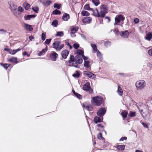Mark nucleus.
<instances>
[{"label": "nucleus", "mask_w": 152, "mask_h": 152, "mask_svg": "<svg viewBox=\"0 0 152 152\" xmlns=\"http://www.w3.org/2000/svg\"><path fill=\"white\" fill-rule=\"evenodd\" d=\"M83 61L82 58L80 56H77L74 57V56L71 55L70 56L69 60L68 61V65L78 68V64H81L83 62Z\"/></svg>", "instance_id": "f257e3e1"}, {"label": "nucleus", "mask_w": 152, "mask_h": 152, "mask_svg": "<svg viewBox=\"0 0 152 152\" xmlns=\"http://www.w3.org/2000/svg\"><path fill=\"white\" fill-rule=\"evenodd\" d=\"M108 7L106 4H103L101 5L100 7V12H99L97 8L94 10V15L97 17L104 18L106 13H108Z\"/></svg>", "instance_id": "f03ea898"}, {"label": "nucleus", "mask_w": 152, "mask_h": 152, "mask_svg": "<svg viewBox=\"0 0 152 152\" xmlns=\"http://www.w3.org/2000/svg\"><path fill=\"white\" fill-rule=\"evenodd\" d=\"M8 3L12 13L15 15L17 16L19 14L18 13L17 11V6L16 4L12 1H9Z\"/></svg>", "instance_id": "7ed1b4c3"}, {"label": "nucleus", "mask_w": 152, "mask_h": 152, "mask_svg": "<svg viewBox=\"0 0 152 152\" xmlns=\"http://www.w3.org/2000/svg\"><path fill=\"white\" fill-rule=\"evenodd\" d=\"M102 97L100 96L94 97L92 98V104L97 106H99L102 103Z\"/></svg>", "instance_id": "20e7f679"}, {"label": "nucleus", "mask_w": 152, "mask_h": 152, "mask_svg": "<svg viewBox=\"0 0 152 152\" xmlns=\"http://www.w3.org/2000/svg\"><path fill=\"white\" fill-rule=\"evenodd\" d=\"M146 84V83L144 80H140L136 82L135 86L137 89L141 90L144 88Z\"/></svg>", "instance_id": "39448f33"}, {"label": "nucleus", "mask_w": 152, "mask_h": 152, "mask_svg": "<svg viewBox=\"0 0 152 152\" xmlns=\"http://www.w3.org/2000/svg\"><path fill=\"white\" fill-rule=\"evenodd\" d=\"M60 43V41L55 40L52 45L53 48L56 49V50H60L64 47V45L61 44Z\"/></svg>", "instance_id": "423d86ee"}, {"label": "nucleus", "mask_w": 152, "mask_h": 152, "mask_svg": "<svg viewBox=\"0 0 152 152\" xmlns=\"http://www.w3.org/2000/svg\"><path fill=\"white\" fill-rule=\"evenodd\" d=\"M125 19L124 16L121 15H117L115 18V23L114 25H115L121 21H123Z\"/></svg>", "instance_id": "0eeeda50"}, {"label": "nucleus", "mask_w": 152, "mask_h": 152, "mask_svg": "<svg viewBox=\"0 0 152 152\" xmlns=\"http://www.w3.org/2000/svg\"><path fill=\"white\" fill-rule=\"evenodd\" d=\"M137 108L139 110L142 116L144 119H147L149 118V115L148 111H145L142 109H140L138 107H137Z\"/></svg>", "instance_id": "6e6552de"}, {"label": "nucleus", "mask_w": 152, "mask_h": 152, "mask_svg": "<svg viewBox=\"0 0 152 152\" xmlns=\"http://www.w3.org/2000/svg\"><path fill=\"white\" fill-rule=\"evenodd\" d=\"M106 110L104 108H101L97 112V115L99 117L103 116L106 113Z\"/></svg>", "instance_id": "1a4fd4ad"}, {"label": "nucleus", "mask_w": 152, "mask_h": 152, "mask_svg": "<svg viewBox=\"0 0 152 152\" xmlns=\"http://www.w3.org/2000/svg\"><path fill=\"white\" fill-rule=\"evenodd\" d=\"M84 74L87 75L89 78L91 79H93L96 77V75L94 74L89 72L85 71Z\"/></svg>", "instance_id": "9d476101"}, {"label": "nucleus", "mask_w": 152, "mask_h": 152, "mask_svg": "<svg viewBox=\"0 0 152 152\" xmlns=\"http://www.w3.org/2000/svg\"><path fill=\"white\" fill-rule=\"evenodd\" d=\"M58 55L55 52H52L50 53V57L51 60L53 61H56L58 57Z\"/></svg>", "instance_id": "9b49d317"}, {"label": "nucleus", "mask_w": 152, "mask_h": 152, "mask_svg": "<svg viewBox=\"0 0 152 152\" xmlns=\"http://www.w3.org/2000/svg\"><path fill=\"white\" fill-rule=\"evenodd\" d=\"M82 20L84 23L86 24L91 22L92 18L90 17H85L83 18Z\"/></svg>", "instance_id": "f8f14e48"}, {"label": "nucleus", "mask_w": 152, "mask_h": 152, "mask_svg": "<svg viewBox=\"0 0 152 152\" xmlns=\"http://www.w3.org/2000/svg\"><path fill=\"white\" fill-rule=\"evenodd\" d=\"M8 62L13 63L15 64H17L18 62L17 61V58L16 57H12L7 59Z\"/></svg>", "instance_id": "ddd939ff"}, {"label": "nucleus", "mask_w": 152, "mask_h": 152, "mask_svg": "<svg viewBox=\"0 0 152 152\" xmlns=\"http://www.w3.org/2000/svg\"><path fill=\"white\" fill-rule=\"evenodd\" d=\"M69 53V51L66 50H65L61 52V55L63 58L66 59L67 58Z\"/></svg>", "instance_id": "4468645a"}, {"label": "nucleus", "mask_w": 152, "mask_h": 152, "mask_svg": "<svg viewBox=\"0 0 152 152\" xmlns=\"http://www.w3.org/2000/svg\"><path fill=\"white\" fill-rule=\"evenodd\" d=\"M120 35L123 38H127L129 35V32L127 31H122L121 32Z\"/></svg>", "instance_id": "2eb2a0df"}, {"label": "nucleus", "mask_w": 152, "mask_h": 152, "mask_svg": "<svg viewBox=\"0 0 152 152\" xmlns=\"http://www.w3.org/2000/svg\"><path fill=\"white\" fill-rule=\"evenodd\" d=\"M90 88V83L88 82H87L84 85L83 89L86 91H88Z\"/></svg>", "instance_id": "dca6fc26"}, {"label": "nucleus", "mask_w": 152, "mask_h": 152, "mask_svg": "<svg viewBox=\"0 0 152 152\" xmlns=\"http://www.w3.org/2000/svg\"><path fill=\"white\" fill-rule=\"evenodd\" d=\"M25 28L26 30L29 31H32L33 30V28L31 27V26L27 24H25Z\"/></svg>", "instance_id": "f3484780"}, {"label": "nucleus", "mask_w": 152, "mask_h": 152, "mask_svg": "<svg viewBox=\"0 0 152 152\" xmlns=\"http://www.w3.org/2000/svg\"><path fill=\"white\" fill-rule=\"evenodd\" d=\"M151 39H152V32H149L147 33L145 36V39L149 41Z\"/></svg>", "instance_id": "a211bd4d"}, {"label": "nucleus", "mask_w": 152, "mask_h": 152, "mask_svg": "<svg viewBox=\"0 0 152 152\" xmlns=\"http://www.w3.org/2000/svg\"><path fill=\"white\" fill-rule=\"evenodd\" d=\"M35 17V15H28L25 16L24 18L26 20H29L31 18Z\"/></svg>", "instance_id": "6ab92c4d"}, {"label": "nucleus", "mask_w": 152, "mask_h": 152, "mask_svg": "<svg viewBox=\"0 0 152 152\" xmlns=\"http://www.w3.org/2000/svg\"><path fill=\"white\" fill-rule=\"evenodd\" d=\"M62 18L64 20L67 21L69 18V15L68 14L65 13L63 15Z\"/></svg>", "instance_id": "aec40b11"}, {"label": "nucleus", "mask_w": 152, "mask_h": 152, "mask_svg": "<svg viewBox=\"0 0 152 152\" xmlns=\"http://www.w3.org/2000/svg\"><path fill=\"white\" fill-rule=\"evenodd\" d=\"M117 92L118 94L120 96H121L123 94L122 90L119 86H118Z\"/></svg>", "instance_id": "412c9836"}, {"label": "nucleus", "mask_w": 152, "mask_h": 152, "mask_svg": "<svg viewBox=\"0 0 152 152\" xmlns=\"http://www.w3.org/2000/svg\"><path fill=\"white\" fill-rule=\"evenodd\" d=\"M90 61H84V66L85 67L87 68H89L90 66L89 65Z\"/></svg>", "instance_id": "4be33fe9"}, {"label": "nucleus", "mask_w": 152, "mask_h": 152, "mask_svg": "<svg viewBox=\"0 0 152 152\" xmlns=\"http://www.w3.org/2000/svg\"><path fill=\"white\" fill-rule=\"evenodd\" d=\"M91 46L92 48L93 49V52L94 53H96L97 51V47L96 45L91 44Z\"/></svg>", "instance_id": "5701e85b"}, {"label": "nucleus", "mask_w": 152, "mask_h": 152, "mask_svg": "<svg viewBox=\"0 0 152 152\" xmlns=\"http://www.w3.org/2000/svg\"><path fill=\"white\" fill-rule=\"evenodd\" d=\"M94 121L96 124L98 122H101V118L99 117L96 116L94 119Z\"/></svg>", "instance_id": "b1692460"}, {"label": "nucleus", "mask_w": 152, "mask_h": 152, "mask_svg": "<svg viewBox=\"0 0 152 152\" xmlns=\"http://www.w3.org/2000/svg\"><path fill=\"white\" fill-rule=\"evenodd\" d=\"M20 50V49L19 48H18L16 50H14L12 51H9V53L10 54L13 55L15 54L18 51H19Z\"/></svg>", "instance_id": "393cba45"}, {"label": "nucleus", "mask_w": 152, "mask_h": 152, "mask_svg": "<svg viewBox=\"0 0 152 152\" xmlns=\"http://www.w3.org/2000/svg\"><path fill=\"white\" fill-rule=\"evenodd\" d=\"M84 8L85 10H92L93 12L94 13V10H93L90 7L89 5L88 4H87L85 5L84 7Z\"/></svg>", "instance_id": "a878e982"}, {"label": "nucleus", "mask_w": 152, "mask_h": 152, "mask_svg": "<svg viewBox=\"0 0 152 152\" xmlns=\"http://www.w3.org/2000/svg\"><path fill=\"white\" fill-rule=\"evenodd\" d=\"M81 14L83 16H88L90 15L89 13L87 11L83 10L81 12Z\"/></svg>", "instance_id": "bb28decb"}, {"label": "nucleus", "mask_w": 152, "mask_h": 152, "mask_svg": "<svg viewBox=\"0 0 152 152\" xmlns=\"http://www.w3.org/2000/svg\"><path fill=\"white\" fill-rule=\"evenodd\" d=\"M78 29V28L77 26L72 28L71 29V33H75L77 31Z\"/></svg>", "instance_id": "cd10ccee"}, {"label": "nucleus", "mask_w": 152, "mask_h": 152, "mask_svg": "<svg viewBox=\"0 0 152 152\" xmlns=\"http://www.w3.org/2000/svg\"><path fill=\"white\" fill-rule=\"evenodd\" d=\"M47 46L46 48L44 49H43L42 51L38 54L39 56H41L42 55L43 53H45L47 50Z\"/></svg>", "instance_id": "c85d7f7f"}, {"label": "nucleus", "mask_w": 152, "mask_h": 152, "mask_svg": "<svg viewBox=\"0 0 152 152\" xmlns=\"http://www.w3.org/2000/svg\"><path fill=\"white\" fill-rule=\"evenodd\" d=\"M73 93L74 94V95L78 99H81L82 98V96L80 94H78L77 93H76L75 92V91L73 90Z\"/></svg>", "instance_id": "c756f323"}, {"label": "nucleus", "mask_w": 152, "mask_h": 152, "mask_svg": "<svg viewBox=\"0 0 152 152\" xmlns=\"http://www.w3.org/2000/svg\"><path fill=\"white\" fill-rule=\"evenodd\" d=\"M80 75L79 72L76 71L73 74L72 76L75 78L78 77Z\"/></svg>", "instance_id": "7c9ffc66"}, {"label": "nucleus", "mask_w": 152, "mask_h": 152, "mask_svg": "<svg viewBox=\"0 0 152 152\" xmlns=\"http://www.w3.org/2000/svg\"><path fill=\"white\" fill-rule=\"evenodd\" d=\"M58 21L56 20H54L52 22V25L55 27H56L58 24Z\"/></svg>", "instance_id": "2f4dec72"}, {"label": "nucleus", "mask_w": 152, "mask_h": 152, "mask_svg": "<svg viewBox=\"0 0 152 152\" xmlns=\"http://www.w3.org/2000/svg\"><path fill=\"white\" fill-rule=\"evenodd\" d=\"M77 53L82 56L84 55L83 51L81 50L78 49L77 50Z\"/></svg>", "instance_id": "473e14b6"}, {"label": "nucleus", "mask_w": 152, "mask_h": 152, "mask_svg": "<svg viewBox=\"0 0 152 152\" xmlns=\"http://www.w3.org/2000/svg\"><path fill=\"white\" fill-rule=\"evenodd\" d=\"M125 146L123 145H118L117 147V148L119 150H124Z\"/></svg>", "instance_id": "72a5a7b5"}, {"label": "nucleus", "mask_w": 152, "mask_h": 152, "mask_svg": "<svg viewBox=\"0 0 152 152\" xmlns=\"http://www.w3.org/2000/svg\"><path fill=\"white\" fill-rule=\"evenodd\" d=\"M52 3V2L50 0H47L45 3H44L43 4L45 6H47L50 4Z\"/></svg>", "instance_id": "f704fd0d"}, {"label": "nucleus", "mask_w": 152, "mask_h": 152, "mask_svg": "<svg viewBox=\"0 0 152 152\" xmlns=\"http://www.w3.org/2000/svg\"><path fill=\"white\" fill-rule=\"evenodd\" d=\"M92 2L96 6H97L100 3V1L99 0H92Z\"/></svg>", "instance_id": "c9c22d12"}, {"label": "nucleus", "mask_w": 152, "mask_h": 152, "mask_svg": "<svg viewBox=\"0 0 152 152\" xmlns=\"http://www.w3.org/2000/svg\"><path fill=\"white\" fill-rule=\"evenodd\" d=\"M64 35V33L63 31H59L57 32L56 34V36L62 37Z\"/></svg>", "instance_id": "e433bc0d"}, {"label": "nucleus", "mask_w": 152, "mask_h": 152, "mask_svg": "<svg viewBox=\"0 0 152 152\" xmlns=\"http://www.w3.org/2000/svg\"><path fill=\"white\" fill-rule=\"evenodd\" d=\"M53 13L55 15H58L61 14V12L60 11L56 10L53 11Z\"/></svg>", "instance_id": "4c0bfd02"}, {"label": "nucleus", "mask_w": 152, "mask_h": 152, "mask_svg": "<svg viewBox=\"0 0 152 152\" xmlns=\"http://www.w3.org/2000/svg\"><path fill=\"white\" fill-rule=\"evenodd\" d=\"M97 138L99 139H102V140H104V138L102 137V134L99 133L97 135Z\"/></svg>", "instance_id": "58836bf2"}, {"label": "nucleus", "mask_w": 152, "mask_h": 152, "mask_svg": "<svg viewBox=\"0 0 152 152\" xmlns=\"http://www.w3.org/2000/svg\"><path fill=\"white\" fill-rule=\"evenodd\" d=\"M104 45L107 47H109L111 45V42L109 41H106L105 42Z\"/></svg>", "instance_id": "ea45409f"}, {"label": "nucleus", "mask_w": 152, "mask_h": 152, "mask_svg": "<svg viewBox=\"0 0 152 152\" xmlns=\"http://www.w3.org/2000/svg\"><path fill=\"white\" fill-rule=\"evenodd\" d=\"M121 114L123 117L124 118L126 117L127 113L125 111H122Z\"/></svg>", "instance_id": "a19ab883"}, {"label": "nucleus", "mask_w": 152, "mask_h": 152, "mask_svg": "<svg viewBox=\"0 0 152 152\" xmlns=\"http://www.w3.org/2000/svg\"><path fill=\"white\" fill-rule=\"evenodd\" d=\"M32 10L36 13L38 12L39 8L38 7H32Z\"/></svg>", "instance_id": "79ce46f5"}, {"label": "nucleus", "mask_w": 152, "mask_h": 152, "mask_svg": "<svg viewBox=\"0 0 152 152\" xmlns=\"http://www.w3.org/2000/svg\"><path fill=\"white\" fill-rule=\"evenodd\" d=\"M83 107H84L85 108H86V110H89V111H90L91 110V109H91L92 108V106H85V105H83Z\"/></svg>", "instance_id": "37998d69"}, {"label": "nucleus", "mask_w": 152, "mask_h": 152, "mask_svg": "<svg viewBox=\"0 0 152 152\" xmlns=\"http://www.w3.org/2000/svg\"><path fill=\"white\" fill-rule=\"evenodd\" d=\"M61 7V4H58L55 3L54 5V7L55 8H57L58 9H59Z\"/></svg>", "instance_id": "c03bdc74"}, {"label": "nucleus", "mask_w": 152, "mask_h": 152, "mask_svg": "<svg viewBox=\"0 0 152 152\" xmlns=\"http://www.w3.org/2000/svg\"><path fill=\"white\" fill-rule=\"evenodd\" d=\"M25 4H26V5L25 6V9L26 10H28L29 8L30 5L29 4L26 2L24 3V5H25Z\"/></svg>", "instance_id": "a18cd8bd"}, {"label": "nucleus", "mask_w": 152, "mask_h": 152, "mask_svg": "<svg viewBox=\"0 0 152 152\" xmlns=\"http://www.w3.org/2000/svg\"><path fill=\"white\" fill-rule=\"evenodd\" d=\"M97 55L99 58L101 59L102 58L101 54L99 50H97Z\"/></svg>", "instance_id": "49530a36"}, {"label": "nucleus", "mask_w": 152, "mask_h": 152, "mask_svg": "<svg viewBox=\"0 0 152 152\" xmlns=\"http://www.w3.org/2000/svg\"><path fill=\"white\" fill-rule=\"evenodd\" d=\"M129 116L131 117L135 116V112H130L129 114Z\"/></svg>", "instance_id": "de8ad7c7"}, {"label": "nucleus", "mask_w": 152, "mask_h": 152, "mask_svg": "<svg viewBox=\"0 0 152 152\" xmlns=\"http://www.w3.org/2000/svg\"><path fill=\"white\" fill-rule=\"evenodd\" d=\"M46 38V35L44 33H42V39L44 41L45 40Z\"/></svg>", "instance_id": "09e8293b"}, {"label": "nucleus", "mask_w": 152, "mask_h": 152, "mask_svg": "<svg viewBox=\"0 0 152 152\" xmlns=\"http://www.w3.org/2000/svg\"><path fill=\"white\" fill-rule=\"evenodd\" d=\"M51 39H47L45 42V43L47 45H48L51 41Z\"/></svg>", "instance_id": "8fccbe9b"}, {"label": "nucleus", "mask_w": 152, "mask_h": 152, "mask_svg": "<svg viewBox=\"0 0 152 152\" xmlns=\"http://www.w3.org/2000/svg\"><path fill=\"white\" fill-rule=\"evenodd\" d=\"M24 10L23 9L22 7L21 6L18 7V11L20 12H22Z\"/></svg>", "instance_id": "3c124183"}, {"label": "nucleus", "mask_w": 152, "mask_h": 152, "mask_svg": "<svg viewBox=\"0 0 152 152\" xmlns=\"http://www.w3.org/2000/svg\"><path fill=\"white\" fill-rule=\"evenodd\" d=\"M73 46L75 48L77 49L79 47V45L78 44L75 43L73 45Z\"/></svg>", "instance_id": "603ef678"}, {"label": "nucleus", "mask_w": 152, "mask_h": 152, "mask_svg": "<svg viewBox=\"0 0 152 152\" xmlns=\"http://www.w3.org/2000/svg\"><path fill=\"white\" fill-rule=\"evenodd\" d=\"M1 65L2 66H3L5 69H7V68H8V67L7 66V65H6V64H2V63H1Z\"/></svg>", "instance_id": "864d4df0"}, {"label": "nucleus", "mask_w": 152, "mask_h": 152, "mask_svg": "<svg viewBox=\"0 0 152 152\" xmlns=\"http://www.w3.org/2000/svg\"><path fill=\"white\" fill-rule=\"evenodd\" d=\"M148 53L149 55L152 56V48L148 51Z\"/></svg>", "instance_id": "5fc2aeb1"}, {"label": "nucleus", "mask_w": 152, "mask_h": 152, "mask_svg": "<svg viewBox=\"0 0 152 152\" xmlns=\"http://www.w3.org/2000/svg\"><path fill=\"white\" fill-rule=\"evenodd\" d=\"M127 139V138L126 137H122L120 140V141H123L124 140H126Z\"/></svg>", "instance_id": "6e6d98bb"}, {"label": "nucleus", "mask_w": 152, "mask_h": 152, "mask_svg": "<svg viewBox=\"0 0 152 152\" xmlns=\"http://www.w3.org/2000/svg\"><path fill=\"white\" fill-rule=\"evenodd\" d=\"M139 19L137 18H135L134 20V21L135 24H136L139 22Z\"/></svg>", "instance_id": "4d7b16f0"}, {"label": "nucleus", "mask_w": 152, "mask_h": 152, "mask_svg": "<svg viewBox=\"0 0 152 152\" xmlns=\"http://www.w3.org/2000/svg\"><path fill=\"white\" fill-rule=\"evenodd\" d=\"M142 124L143 126V127L145 128H148V126L147 124L144 123H141Z\"/></svg>", "instance_id": "13d9d810"}, {"label": "nucleus", "mask_w": 152, "mask_h": 152, "mask_svg": "<svg viewBox=\"0 0 152 152\" xmlns=\"http://www.w3.org/2000/svg\"><path fill=\"white\" fill-rule=\"evenodd\" d=\"M0 31H1V33L2 34H5L7 32V31L6 30H4L3 29H0Z\"/></svg>", "instance_id": "bf43d9fd"}, {"label": "nucleus", "mask_w": 152, "mask_h": 152, "mask_svg": "<svg viewBox=\"0 0 152 152\" xmlns=\"http://www.w3.org/2000/svg\"><path fill=\"white\" fill-rule=\"evenodd\" d=\"M82 57L85 61H86L88 59V58L87 57L85 56L84 55H83L82 56Z\"/></svg>", "instance_id": "052dcab7"}, {"label": "nucleus", "mask_w": 152, "mask_h": 152, "mask_svg": "<svg viewBox=\"0 0 152 152\" xmlns=\"http://www.w3.org/2000/svg\"><path fill=\"white\" fill-rule=\"evenodd\" d=\"M88 91L90 94H92L93 92V90L91 88H90Z\"/></svg>", "instance_id": "680f3d73"}, {"label": "nucleus", "mask_w": 152, "mask_h": 152, "mask_svg": "<svg viewBox=\"0 0 152 152\" xmlns=\"http://www.w3.org/2000/svg\"><path fill=\"white\" fill-rule=\"evenodd\" d=\"M75 33H71V36L72 37H75L76 36V35L75 34Z\"/></svg>", "instance_id": "e2e57ef3"}, {"label": "nucleus", "mask_w": 152, "mask_h": 152, "mask_svg": "<svg viewBox=\"0 0 152 152\" xmlns=\"http://www.w3.org/2000/svg\"><path fill=\"white\" fill-rule=\"evenodd\" d=\"M114 32L115 34H117L118 32V29L117 28H116L114 31Z\"/></svg>", "instance_id": "0e129e2a"}, {"label": "nucleus", "mask_w": 152, "mask_h": 152, "mask_svg": "<svg viewBox=\"0 0 152 152\" xmlns=\"http://www.w3.org/2000/svg\"><path fill=\"white\" fill-rule=\"evenodd\" d=\"M29 39H30V40L32 41V39H34V37H33L32 36H30L29 37Z\"/></svg>", "instance_id": "69168bd1"}, {"label": "nucleus", "mask_w": 152, "mask_h": 152, "mask_svg": "<svg viewBox=\"0 0 152 152\" xmlns=\"http://www.w3.org/2000/svg\"><path fill=\"white\" fill-rule=\"evenodd\" d=\"M81 37L83 39H86V37L83 34H80Z\"/></svg>", "instance_id": "338daca9"}, {"label": "nucleus", "mask_w": 152, "mask_h": 152, "mask_svg": "<svg viewBox=\"0 0 152 152\" xmlns=\"http://www.w3.org/2000/svg\"><path fill=\"white\" fill-rule=\"evenodd\" d=\"M97 125V126L98 127H102V128H103L104 127V126H102V125L101 124H98Z\"/></svg>", "instance_id": "774afa93"}]
</instances>
